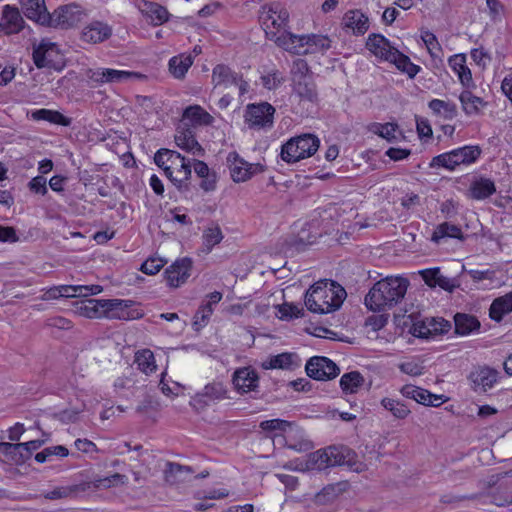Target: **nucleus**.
Here are the masks:
<instances>
[{
	"label": "nucleus",
	"instance_id": "obj_62",
	"mask_svg": "<svg viewBox=\"0 0 512 512\" xmlns=\"http://www.w3.org/2000/svg\"><path fill=\"white\" fill-rule=\"evenodd\" d=\"M281 318H299L303 316V309L293 304H283L279 307Z\"/></svg>",
	"mask_w": 512,
	"mask_h": 512
},
{
	"label": "nucleus",
	"instance_id": "obj_3",
	"mask_svg": "<svg viewBox=\"0 0 512 512\" xmlns=\"http://www.w3.org/2000/svg\"><path fill=\"white\" fill-rule=\"evenodd\" d=\"M154 161L158 167L163 169L167 178L180 193L190 191L192 166L180 153L169 149H160L155 154Z\"/></svg>",
	"mask_w": 512,
	"mask_h": 512
},
{
	"label": "nucleus",
	"instance_id": "obj_42",
	"mask_svg": "<svg viewBox=\"0 0 512 512\" xmlns=\"http://www.w3.org/2000/svg\"><path fill=\"white\" fill-rule=\"evenodd\" d=\"M135 363L138 368L147 375L155 372L157 368L154 354L149 349L138 351L135 355Z\"/></svg>",
	"mask_w": 512,
	"mask_h": 512
},
{
	"label": "nucleus",
	"instance_id": "obj_10",
	"mask_svg": "<svg viewBox=\"0 0 512 512\" xmlns=\"http://www.w3.org/2000/svg\"><path fill=\"white\" fill-rule=\"evenodd\" d=\"M305 370L310 378L321 381L333 379L340 373V369L332 360L322 356L311 357L306 363Z\"/></svg>",
	"mask_w": 512,
	"mask_h": 512
},
{
	"label": "nucleus",
	"instance_id": "obj_41",
	"mask_svg": "<svg viewBox=\"0 0 512 512\" xmlns=\"http://www.w3.org/2000/svg\"><path fill=\"white\" fill-rule=\"evenodd\" d=\"M445 237L462 239L463 233L460 227L448 222H444L436 227L434 230L431 240L435 243H439L441 239Z\"/></svg>",
	"mask_w": 512,
	"mask_h": 512
},
{
	"label": "nucleus",
	"instance_id": "obj_11",
	"mask_svg": "<svg viewBox=\"0 0 512 512\" xmlns=\"http://www.w3.org/2000/svg\"><path fill=\"white\" fill-rule=\"evenodd\" d=\"M33 60L38 68L60 69L62 55L55 43L42 41L33 51Z\"/></svg>",
	"mask_w": 512,
	"mask_h": 512
},
{
	"label": "nucleus",
	"instance_id": "obj_1",
	"mask_svg": "<svg viewBox=\"0 0 512 512\" xmlns=\"http://www.w3.org/2000/svg\"><path fill=\"white\" fill-rule=\"evenodd\" d=\"M409 281L403 277L388 276L377 281L365 296V306L373 312H382L397 305L405 296Z\"/></svg>",
	"mask_w": 512,
	"mask_h": 512
},
{
	"label": "nucleus",
	"instance_id": "obj_46",
	"mask_svg": "<svg viewBox=\"0 0 512 512\" xmlns=\"http://www.w3.org/2000/svg\"><path fill=\"white\" fill-rule=\"evenodd\" d=\"M200 398H207L210 401L228 398L227 390L221 382L207 384L201 393L197 395Z\"/></svg>",
	"mask_w": 512,
	"mask_h": 512
},
{
	"label": "nucleus",
	"instance_id": "obj_7",
	"mask_svg": "<svg viewBox=\"0 0 512 512\" xmlns=\"http://www.w3.org/2000/svg\"><path fill=\"white\" fill-rule=\"evenodd\" d=\"M84 16V12L77 4H68L58 7L50 13L51 20L46 26L68 29L77 25Z\"/></svg>",
	"mask_w": 512,
	"mask_h": 512
},
{
	"label": "nucleus",
	"instance_id": "obj_43",
	"mask_svg": "<svg viewBox=\"0 0 512 512\" xmlns=\"http://www.w3.org/2000/svg\"><path fill=\"white\" fill-rule=\"evenodd\" d=\"M364 383V378L358 371H352L342 375L340 386L345 393H355Z\"/></svg>",
	"mask_w": 512,
	"mask_h": 512
},
{
	"label": "nucleus",
	"instance_id": "obj_6",
	"mask_svg": "<svg viewBox=\"0 0 512 512\" xmlns=\"http://www.w3.org/2000/svg\"><path fill=\"white\" fill-rule=\"evenodd\" d=\"M212 82L215 86L228 88L232 85L239 89V96L245 95L249 91V83L243 79V75L235 72L225 64H218L212 71Z\"/></svg>",
	"mask_w": 512,
	"mask_h": 512
},
{
	"label": "nucleus",
	"instance_id": "obj_59",
	"mask_svg": "<svg viewBox=\"0 0 512 512\" xmlns=\"http://www.w3.org/2000/svg\"><path fill=\"white\" fill-rule=\"evenodd\" d=\"M213 313V307L211 304L202 305L196 312L194 316V325L196 326H204L210 316Z\"/></svg>",
	"mask_w": 512,
	"mask_h": 512
},
{
	"label": "nucleus",
	"instance_id": "obj_30",
	"mask_svg": "<svg viewBox=\"0 0 512 512\" xmlns=\"http://www.w3.org/2000/svg\"><path fill=\"white\" fill-rule=\"evenodd\" d=\"M192 473L193 469L190 466L168 462L166 464V469L164 470V477L167 483L177 484L187 481Z\"/></svg>",
	"mask_w": 512,
	"mask_h": 512
},
{
	"label": "nucleus",
	"instance_id": "obj_51",
	"mask_svg": "<svg viewBox=\"0 0 512 512\" xmlns=\"http://www.w3.org/2000/svg\"><path fill=\"white\" fill-rule=\"evenodd\" d=\"M460 101L466 113L472 114L478 111L479 107L483 104L481 98L473 95L471 92L466 91L460 95Z\"/></svg>",
	"mask_w": 512,
	"mask_h": 512
},
{
	"label": "nucleus",
	"instance_id": "obj_21",
	"mask_svg": "<svg viewBox=\"0 0 512 512\" xmlns=\"http://www.w3.org/2000/svg\"><path fill=\"white\" fill-rule=\"evenodd\" d=\"M19 3L24 15L37 24L46 26L51 20L44 0H19Z\"/></svg>",
	"mask_w": 512,
	"mask_h": 512
},
{
	"label": "nucleus",
	"instance_id": "obj_60",
	"mask_svg": "<svg viewBox=\"0 0 512 512\" xmlns=\"http://www.w3.org/2000/svg\"><path fill=\"white\" fill-rule=\"evenodd\" d=\"M421 38L432 56H435L434 50H441L437 37L432 32L428 30L423 31Z\"/></svg>",
	"mask_w": 512,
	"mask_h": 512
},
{
	"label": "nucleus",
	"instance_id": "obj_23",
	"mask_svg": "<svg viewBox=\"0 0 512 512\" xmlns=\"http://www.w3.org/2000/svg\"><path fill=\"white\" fill-rule=\"evenodd\" d=\"M112 35V28L101 21H93L86 25L81 32V40L89 44H97L107 40Z\"/></svg>",
	"mask_w": 512,
	"mask_h": 512
},
{
	"label": "nucleus",
	"instance_id": "obj_14",
	"mask_svg": "<svg viewBox=\"0 0 512 512\" xmlns=\"http://www.w3.org/2000/svg\"><path fill=\"white\" fill-rule=\"evenodd\" d=\"M230 175L234 182H245L254 174L262 171L260 164H251L240 158L236 153H230L227 157Z\"/></svg>",
	"mask_w": 512,
	"mask_h": 512
},
{
	"label": "nucleus",
	"instance_id": "obj_44",
	"mask_svg": "<svg viewBox=\"0 0 512 512\" xmlns=\"http://www.w3.org/2000/svg\"><path fill=\"white\" fill-rule=\"evenodd\" d=\"M193 64L191 56H175L169 60V70L175 78H182Z\"/></svg>",
	"mask_w": 512,
	"mask_h": 512
},
{
	"label": "nucleus",
	"instance_id": "obj_54",
	"mask_svg": "<svg viewBox=\"0 0 512 512\" xmlns=\"http://www.w3.org/2000/svg\"><path fill=\"white\" fill-rule=\"evenodd\" d=\"M308 38L309 47L315 49V52L326 51L331 47V41L327 36L311 34Z\"/></svg>",
	"mask_w": 512,
	"mask_h": 512
},
{
	"label": "nucleus",
	"instance_id": "obj_4",
	"mask_svg": "<svg viewBox=\"0 0 512 512\" xmlns=\"http://www.w3.org/2000/svg\"><path fill=\"white\" fill-rule=\"evenodd\" d=\"M320 140L314 134L306 133L288 140L281 148V158L287 163H296L311 157L319 149Z\"/></svg>",
	"mask_w": 512,
	"mask_h": 512
},
{
	"label": "nucleus",
	"instance_id": "obj_29",
	"mask_svg": "<svg viewBox=\"0 0 512 512\" xmlns=\"http://www.w3.org/2000/svg\"><path fill=\"white\" fill-rule=\"evenodd\" d=\"M345 28L356 35H363L369 28L368 18L359 10H350L343 17Z\"/></svg>",
	"mask_w": 512,
	"mask_h": 512
},
{
	"label": "nucleus",
	"instance_id": "obj_63",
	"mask_svg": "<svg viewBox=\"0 0 512 512\" xmlns=\"http://www.w3.org/2000/svg\"><path fill=\"white\" fill-rule=\"evenodd\" d=\"M399 369L408 375L419 376L423 374L424 367L416 361H407L399 365Z\"/></svg>",
	"mask_w": 512,
	"mask_h": 512
},
{
	"label": "nucleus",
	"instance_id": "obj_24",
	"mask_svg": "<svg viewBox=\"0 0 512 512\" xmlns=\"http://www.w3.org/2000/svg\"><path fill=\"white\" fill-rule=\"evenodd\" d=\"M137 7L154 26L162 25L169 20V12L164 6L158 3L139 0L137 2Z\"/></svg>",
	"mask_w": 512,
	"mask_h": 512
},
{
	"label": "nucleus",
	"instance_id": "obj_12",
	"mask_svg": "<svg viewBox=\"0 0 512 512\" xmlns=\"http://www.w3.org/2000/svg\"><path fill=\"white\" fill-rule=\"evenodd\" d=\"M289 13L279 4L271 6L265 16L262 17L265 26L266 35L272 40V33L280 35L283 31H287Z\"/></svg>",
	"mask_w": 512,
	"mask_h": 512
},
{
	"label": "nucleus",
	"instance_id": "obj_32",
	"mask_svg": "<svg viewBox=\"0 0 512 512\" xmlns=\"http://www.w3.org/2000/svg\"><path fill=\"white\" fill-rule=\"evenodd\" d=\"M454 324L455 333L461 336H466L478 331L481 327L477 317L465 313H456L454 316Z\"/></svg>",
	"mask_w": 512,
	"mask_h": 512
},
{
	"label": "nucleus",
	"instance_id": "obj_56",
	"mask_svg": "<svg viewBox=\"0 0 512 512\" xmlns=\"http://www.w3.org/2000/svg\"><path fill=\"white\" fill-rule=\"evenodd\" d=\"M261 81L265 88L272 90L279 87L284 82V78L279 71L274 70L273 72L262 76Z\"/></svg>",
	"mask_w": 512,
	"mask_h": 512
},
{
	"label": "nucleus",
	"instance_id": "obj_52",
	"mask_svg": "<svg viewBox=\"0 0 512 512\" xmlns=\"http://www.w3.org/2000/svg\"><path fill=\"white\" fill-rule=\"evenodd\" d=\"M127 477L123 474L115 473L109 477L96 479L94 484L97 488H110L117 485H123Z\"/></svg>",
	"mask_w": 512,
	"mask_h": 512
},
{
	"label": "nucleus",
	"instance_id": "obj_22",
	"mask_svg": "<svg viewBox=\"0 0 512 512\" xmlns=\"http://www.w3.org/2000/svg\"><path fill=\"white\" fill-rule=\"evenodd\" d=\"M185 127H201L213 124L214 118L199 105H190L184 109L181 119Z\"/></svg>",
	"mask_w": 512,
	"mask_h": 512
},
{
	"label": "nucleus",
	"instance_id": "obj_64",
	"mask_svg": "<svg viewBox=\"0 0 512 512\" xmlns=\"http://www.w3.org/2000/svg\"><path fill=\"white\" fill-rule=\"evenodd\" d=\"M385 154L393 161H400L406 159L411 154V150L402 146L390 147Z\"/></svg>",
	"mask_w": 512,
	"mask_h": 512
},
{
	"label": "nucleus",
	"instance_id": "obj_18",
	"mask_svg": "<svg viewBox=\"0 0 512 512\" xmlns=\"http://www.w3.org/2000/svg\"><path fill=\"white\" fill-rule=\"evenodd\" d=\"M192 261L183 258L175 261L165 270V277L169 286L177 288L184 284L190 276Z\"/></svg>",
	"mask_w": 512,
	"mask_h": 512
},
{
	"label": "nucleus",
	"instance_id": "obj_38",
	"mask_svg": "<svg viewBox=\"0 0 512 512\" xmlns=\"http://www.w3.org/2000/svg\"><path fill=\"white\" fill-rule=\"evenodd\" d=\"M510 312H512V292L494 299L489 309L491 319L497 322L501 321L503 316Z\"/></svg>",
	"mask_w": 512,
	"mask_h": 512
},
{
	"label": "nucleus",
	"instance_id": "obj_28",
	"mask_svg": "<svg viewBox=\"0 0 512 512\" xmlns=\"http://www.w3.org/2000/svg\"><path fill=\"white\" fill-rule=\"evenodd\" d=\"M326 454L329 467L352 465V456L354 453L344 446H329L323 449Z\"/></svg>",
	"mask_w": 512,
	"mask_h": 512
},
{
	"label": "nucleus",
	"instance_id": "obj_25",
	"mask_svg": "<svg viewBox=\"0 0 512 512\" xmlns=\"http://www.w3.org/2000/svg\"><path fill=\"white\" fill-rule=\"evenodd\" d=\"M401 393L404 397L413 399L417 403L428 405V406H439L443 403L441 395H435L430 393L428 390L414 386L405 385L401 389Z\"/></svg>",
	"mask_w": 512,
	"mask_h": 512
},
{
	"label": "nucleus",
	"instance_id": "obj_20",
	"mask_svg": "<svg viewBox=\"0 0 512 512\" xmlns=\"http://www.w3.org/2000/svg\"><path fill=\"white\" fill-rule=\"evenodd\" d=\"M282 437L285 446L296 452H307L314 447L312 441L305 437L304 431L293 423L289 424Z\"/></svg>",
	"mask_w": 512,
	"mask_h": 512
},
{
	"label": "nucleus",
	"instance_id": "obj_57",
	"mask_svg": "<svg viewBox=\"0 0 512 512\" xmlns=\"http://www.w3.org/2000/svg\"><path fill=\"white\" fill-rule=\"evenodd\" d=\"M431 321L423 320L415 322L410 328V332L413 336L419 338H428L432 335V329L430 328Z\"/></svg>",
	"mask_w": 512,
	"mask_h": 512
},
{
	"label": "nucleus",
	"instance_id": "obj_13",
	"mask_svg": "<svg viewBox=\"0 0 512 512\" xmlns=\"http://www.w3.org/2000/svg\"><path fill=\"white\" fill-rule=\"evenodd\" d=\"M275 108L268 102L249 104L245 119L253 126L270 127L273 125Z\"/></svg>",
	"mask_w": 512,
	"mask_h": 512
},
{
	"label": "nucleus",
	"instance_id": "obj_33",
	"mask_svg": "<svg viewBox=\"0 0 512 512\" xmlns=\"http://www.w3.org/2000/svg\"><path fill=\"white\" fill-rule=\"evenodd\" d=\"M30 117L36 121H47L52 125L70 126L72 119L56 110L38 109L30 113Z\"/></svg>",
	"mask_w": 512,
	"mask_h": 512
},
{
	"label": "nucleus",
	"instance_id": "obj_47",
	"mask_svg": "<svg viewBox=\"0 0 512 512\" xmlns=\"http://www.w3.org/2000/svg\"><path fill=\"white\" fill-rule=\"evenodd\" d=\"M381 405L397 419H405L410 414V409L395 399L383 398Z\"/></svg>",
	"mask_w": 512,
	"mask_h": 512
},
{
	"label": "nucleus",
	"instance_id": "obj_19",
	"mask_svg": "<svg viewBox=\"0 0 512 512\" xmlns=\"http://www.w3.org/2000/svg\"><path fill=\"white\" fill-rule=\"evenodd\" d=\"M105 317L109 319L131 320L140 315L136 311H131L133 301L122 299H106Z\"/></svg>",
	"mask_w": 512,
	"mask_h": 512
},
{
	"label": "nucleus",
	"instance_id": "obj_55",
	"mask_svg": "<svg viewBox=\"0 0 512 512\" xmlns=\"http://www.w3.org/2000/svg\"><path fill=\"white\" fill-rule=\"evenodd\" d=\"M290 422L282 419L265 420L260 423V428L263 431H279L285 433Z\"/></svg>",
	"mask_w": 512,
	"mask_h": 512
},
{
	"label": "nucleus",
	"instance_id": "obj_37",
	"mask_svg": "<svg viewBox=\"0 0 512 512\" xmlns=\"http://www.w3.org/2000/svg\"><path fill=\"white\" fill-rule=\"evenodd\" d=\"M299 357L295 353H281L272 356L268 362L263 364L265 369H291L299 366Z\"/></svg>",
	"mask_w": 512,
	"mask_h": 512
},
{
	"label": "nucleus",
	"instance_id": "obj_39",
	"mask_svg": "<svg viewBox=\"0 0 512 512\" xmlns=\"http://www.w3.org/2000/svg\"><path fill=\"white\" fill-rule=\"evenodd\" d=\"M388 62L395 64L397 69L406 73L409 78H414L420 71V67L411 62L410 58L401 53L397 48L392 53Z\"/></svg>",
	"mask_w": 512,
	"mask_h": 512
},
{
	"label": "nucleus",
	"instance_id": "obj_34",
	"mask_svg": "<svg viewBox=\"0 0 512 512\" xmlns=\"http://www.w3.org/2000/svg\"><path fill=\"white\" fill-rule=\"evenodd\" d=\"M496 192V186L491 179L479 178L473 181L469 188V197L475 200H483Z\"/></svg>",
	"mask_w": 512,
	"mask_h": 512
},
{
	"label": "nucleus",
	"instance_id": "obj_50",
	"mask_svg": "<svg viewBox=\"0 0 512 512\" xmlns=\"http://www.w3.org/2000/svg\"><path fill=\"white\" fill-rule=\"evenodd\" d=\"M307 459V467H310V471H322L327 468H330L327 462L325 451H323V449H319L315 452L308 454Z\"/></svg>",
	"mask_w": 512,
	"mask_h": 512
},
{
	"label": "nucleus",
	"instance_id": "obj_36",
	"mask_svg": "<svg viewBox=\"0 0 512 512\" xmlns=\"http://www.w3.org/2000/svg\"><path fill=\"white\" fill-rule=\"evenodd\" d=\"M175 142L178 147L191 152L194 155H202L203 149L196 140L192 130H179L175 135Z\"/></svg>",
	"mask_w": 512,
	"mask_h": 512
},
{
	"label": "nucleus",
	"instance_id": "obj_45",
	"mask_svg": "<svg viewBox=\"0 0 512 512\" xmlns=\"http://www.w3.org/2000/svg\"><path fill=\"white\" fill-rule=\"evenodd\" d=\"M203 249L206 253L211 252L214 246L219 244L223 239V234L218 225H211L203 232Z\"/></svg>",
	"mask_w": 512,
	"mask_h": 512
},
{
	"label": "nucleus",
	"instance_id": "obj_27",
	"mask_svg": "<svg viewBox=\"0 0 512 512\" xmlns=\"http://www.w3.org/2000/svg\"><path fill=\"white\" fill-rule=\"evenodd\" d=\"M106 299H85L76 303L79 315L86 318L105 317Z\"/></svg>",
	"mask_w": 512,
	"mask_h": 512
},
{
	"label": "nucleus",
	"instance_id": "obj_9",
	"mask_svg": "<svg viewBox=\"0 0 512 512\" xmlns=\"http://www.w3.org/2000/svg\"><path fill=\"white\" fill-rule=\"evenodd\" d=\"M272 40L286 51L301 55L315 53V49L309 47L308 35H296L288 31H283L280 35L272 33Z\"/></svg>",
	"mask_w": 512,
	"mask_h": 512
},
{
	"label": "nucleus",
	"instance_id": "obj_35",
	"mask_svg": "<svg viewBox=\"0 0 512 512\" xmlns=\"http://www.w3.org/2000/svg\"><path fill=\"white\" fill-rule=\"evenodd\" d=\"M89 488L88 483H80L69 486L56 487L53 490L46 492L44 497L48 500H57L63 498H74L79 493L85 492Z\"/></svg>",
	"mask_w": 512,
	"mask_h": 512
},
{
	"label": "nucleus",
	"instance_id": "obj_5",
	"mask_svg": "<svg viewBox=\"0 0 512 512\" xmlns=\"http://www.w3.org/2000/svg\"><path fill=\"white\" fill-rule=\"evenodd\" d=\"M290 73L295 93L303 99L315 101L317 98L316 85L307 61L300 58L294 60Z\"/></svg>",
	"mask_w": 512,
	"mask_h": 512
},
{
	"label": "nucleus",
	"instance_id": "obj_26",
	"mask_svg": "<svg viewBox=\"0 0 512 512\" xmlns=\"http://www.w3.org/2000/svg\"><path fill=\"white\" fill-rule=\"evenodd\" d=\"M367 49L378 59L388 61L392 53L396 50L390 41L380 34L369 35L366 41Z\"/></svg>",
	"mask_w": 512,
	"mask_h": 512
},
{
	"label": "nucleus",
	"instance_id": "obj_16",
	"mask_svg": "<svg viewBox=\"0 0 512 512\" xmlns=\"http://www.w3.org/2000/svg\"><path fill=\"white\" fill-rule=\"evenodd\" d=\"M25 21L16 6L4 5L0 22V31L6 35L17 34L23 30Z\"/></svg>",
	"mask_w": 512,
	"mask_h": 512
},
{
	"label": "nucleus",
	"instance_id": "obj_58",
	"mask_svg": "<svg viewBox=\"0 0 512 512\" xmlns=\"http://www.w3.org/2000/svg\"><path fill=\"white\" fill-rule=\"evenodd\" d=\"M158 409V402L147 395L136 407V412L141 415H148L151 411H157Z\"/></svg>",
	"mask_w": 512,
	"mask_h": 512
},
{
	"label": "nucleus",
	"instance_id": "obj_48",
	"mask_svg": "<svg viewBox=\"0 0 512 512\" xmlns=\"http://www.w3.org/2000/svg\"><path fill=\"white\" fill-rule=\"evenodd\" d=\"M429 108L434 114L443 116L446 119H452L456 114L454 104L439 99L431 100L429 102Z\"/></svg>",
	"mask_w": 512,
	"mask_h": 512
},
{
	"label": "nucleus",
	"instance_id": "obj_31",
	"mask_svg": "<svg viewBox=\"0 0 512 512\" xmlns=\"http://www.w3.org/2000/svg\"><path fill=\"white\" fill-rule=\"evenodd\" d=\"M103 287L100 285H62L60 286L61 297L74 298V297H89L92 295L100 294Z\"/></svg>",
	"mask_w": 512,
	"mask_h": 512
},
{
	"label": "nucleus",
	"instance_id": "obj_2",
	"mask_svg": "<svg viewBox=\"0 0 512 512\" xmlns=\"http://www.w3.org/2000/svg\"><path fill=\"white\" fill-rule=\"evenodd\" d=\"M345 289L332 280H320L305 295V305L313 313L327 314L339 309L346 298Z\"/></svg>",
	"mask_w": 512,
	"mask_h": 512
},
{
	"label": "nucleus",
	"instance_id": "obj_17",
	"mask_svg": "<svg viewBox=\"0 0 512 512\" xmlns=\"http://www.w3.org/2000/svg\"><path fill=\"white\" fill-rule=\"evenodd\" d=\"M232 382L239 393L245 394L258 388L259 377L257 372L251 367H242L234 372Z\"/></svg>",
	"mask_w": 512,
	"mask_h": 512
},
{
	"label": "nucleus",
	"instance_id": "obj_53",
	"mask_svg": "<svg viewBox=\"0 0 512 512\" xmlns=\"http://www.w3.org/2000/svg\"><path fill=\"white\" fill-rule=\"evenodd\" d=\"M165 261L161 258L151 257L142 263L140 270L147 275L157 274L164 266Z\"/></svg>",
	"mask_w": 512,
	"mask_h": 512
},
{
	"label": "nucleus",
	"instance_id": "obj_61",
	"mask_svg": "<svg viewBox=\"0 0 512 512\" xmlns=\"http://www.w3.org/2000/svg\"><path fill=\"white\" fill-rule=\"evenodd\" d=\"M467 273L476 282L483 281V280H489V281L493 282L496 278V271L491 270V269H487V270L471 269V270H468Z\"/></svg>",
	"mask_w": 512,
	"mask_h": 512
},
{
	"label": "nucleus",
	"instance_id": "obj_15",
	"mask_svg": "<svg viewBox=\"0 0 512 512\" xmlns=\"http://www.w3.org/2000/svg\"><path fill=\"white\" fill-rule=\"evenodd\" d=\"M498 371L488 366H479L471 371L469 380L475 392H485L491 389L498 379Z\"/></svg>",
	"mask_w": 512,
	"mask_h": 512
},
{
	"label": "nucleus",
	"instance_id": "obj_8",
	"mask_svg": "<svg viewBox=\"0 0 512 512\" xmlns=\"http://www.w3.org/2000/svg\"><path fill=\"white\" fill-rule=\"evenodd\" d=\"M88 78L98 84L103 83H120L130 80H144L146 75L139 72L122 71L110 68L90 69L87 72Z\"/></svg>",
	"mask_w": 512,
	"mask_h": 512
},
{
	"label": "nucleus",
	"instance_id": "obj_49",
	"mask_svg": "<svg viewBox=\"0 0 512 512\" xmlns=\"http://www.w3.org/2000/svg\"><path fill=\"white\" fill-rule=\"evenodd\" d=\"M431 168H445L447 170L453 171L456 169L457 164L455 161V156L453 151H449L446 153H442L432 158L430 162Z\"/></svg>",
	"mask_w": 512,
	"mask_h": 512
},
{
	"label": "nucleus",
	"instance_id": "obj_40",
	"mask_svg": "<svg viewBox=\"0 0 512 512\" xmlns=\"http://www.w3.org/2000/svg\"><path fill=\"white\" fill-rule=\"evenodd\" d=\"M452 151L454 152L457 166L470 165L481 155V149L478 146H463Z\"/></svg>",
	"mask_w": 512,
	"mask_h": 512
}]
</instances>
